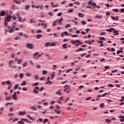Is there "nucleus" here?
<instances>
[{
    "label": "nucleus",
    "mask_w": 124,
    "mask_h": 124,
    "mask_svg": "<svg viewBox=\"0 0 124 124\" xmlns=\"http://www.w3.org/2000/svg\"><path fill=\"white\" fill-rule=\"evenodd\" d=\"M30 23H31V24H32L33 23H36V21H34V20L33 19H31Z\"/></svg>",
    "instance_id": "4be33fe9"
},
{
    "label": "nucleus",
    "mask_w": 124,
    "mask_h": 124,
    "mask_svg": "<svg viewBox=\"0 0 124 124\" xmlns=\"http://www.w3.org/2000/svg\"><path fill=\"white\" fill-rule=\"evenodd\" d=\"M23 62V59H19L18 60L17 63L18 64H20V63Z\"/></svg>",
    "instance_id": "b1692460"
},
{
    "label": "nucleus",
    "mask_w": 124,
    "mask_h": 124,
    "mask_svg": "<svg viewBox=\"0 0 124 124\" xmlns=\"http://www.w3.org/2000/svg\"><path fill=\"white\" fill-rule=\"evenodd\" d=\"M81 24L82 25H86L87 24V22H85L84 21H81Z\"/></svg>",
    "instance_id": "bf43d9fd"
},
{
    "label": "nucleus",
    "mask_w": 124,
    "mask_h": 124,
    "mask_svg": "<svg viewBox=\"0 0 124 124\" xmlns=\"http://www.w3.org/2000/svg\"><path fill=\"white\" fill-rule=\"evenodd\" d=\"M33 92L34 93H39V91L34 90H33Z\"/></svg>",
    "instance_id": "a18cd8bd"
},
{
    "label": "nucleus",
    "mask_w": 124,
    "mask_h": 124,
    "mask_svg": "<svg viewBox=\"0 0 124 124\" xmlns=\"http://www.w3.org/2000/svg\"><path fill=\"white\" fill-rule=\"evenodd\" d=\"M42 74H43V75H46V74H47V71L43 70Z\"/></svg>",
    "instance_id": "7c9ffc66"
},
{
    "label": "nucleus",
    "mask_w": 124,
    "mask_h": 124,
    "mask_svg": "<svg viewBox=\"0 0 124 124\" xmlns=\"http://www.w3.org/2000/svg\"><path fill=\"white\" fill-rule=\"evenodd\" d=\"M31 109H32L33 111H36V108L35 107L31 106Z\"/></svg>",
    "instance_id": "a878e982"
},
{
    "label": "nucleus",
    "mask_w": 124,
    "mask_h": 124,
    "mask_svg": "<svg viewBox=\"0 0 124 124\" xmlns=\"http://www.w3.org/2000/svg\"><path fill=\"white\" fill-rule=\"evenodd\" d=\"M109 32H113V33H115L114 35H119V32L113 28H110L109 29Z\"/></svg>",
    "instance_id": "f257e3e1"
},
{
    "label": "nucleus",
    "mask_w": 124,
    "mask_h": 124,
    "mask_svg": "<svg viewBox=\"0 0 124 124\" xmlns=\"http://www.w3.org/2000/svg\"><path fill=\"white\" fill-rule=\"evenodd\" d=\"M57 23H58V20H56V21H54L53 23V27H56V26H57Z\"/></svg>",
    "instance_id": "5701e85b"
},
{
    "label": "nucleus",
    "mask_w": 124,
    "mask_h": 124,
    "mask_svg": "<svg viewBox=\"0 0 124 124\" xmlns=\"http://www.w3.org/2000/svg\"><path fill=\"white\" fill-rule=\"evenodd\" d=\"M70 26H71L70 24H68L67 25V26H66L65 27V28H66V29H67V28H69V27H70Z\"/></svg>",
    "instance_id": "680f3d73"
},
{
    "label": "nucleus",
    "mask_w": 124,
    "mask_h": 124,
    "mask_svg": "<svg viewBox=\"0 0 124 124\" xmlns=\"http://www.w3.org/2000/svg\"><path fill=\"white\" fill-rule=\"evenodd\" d=\"M8 23L6 21V19H5V22H4V26L5 27H7V24Z\"/></svg>",
    "instance_id": "ea45409f"
},
{
    "label": "nucleus",
    "mask_w": 124,
    "mask_h": 124,
    "mask_svg": "<svg viewBox=\"0 0 124 124\" xmlns=\"http://www.w3.org/2000/svg\"><path fill=\"white\" fill-rule=\"evenodd\" d=\"M72 37H78V35L77 34L73 35H72Z\"/></svg>",
    "instance_id": "69168bd1"
},
{
    "label": "nucleus",
    "mask_w": 124,
    "mask_h": 124,
    "mask_svg": "<svg viewBox=\"0 0 124 124\" xmlns=\"http://www.w3.org/2000/svg\"><path fill=\"white\" fill-rule=\"evenodd\" d=\"M18 121V118H16L12 122V123H14V122H17Z\"/></svg>",
    "instance_id": "e2e57ef3"
},
{
    "label": "nucleus",
    "mask_w": 124,
    "mask_h": 124,
    "mask_svg": "<svg viewBox=\"0 0 124 124\" xmlns=\"http://www.w3.org/2000/svg\"><path fill=\"white\" fill-rule=\"evenodd\" d=\"M78 17H79V18H83V17H84V14H82V13H79L78 14Z\"/></svg>",
    "instance_id": "a211bd4d"
},
{
    "label": "nucleus",
    "mask_w": 124,
    "mask_h": 124,
    "mask_svg": "<svg viewBox=\"0 0 124 124\" xmlns=\"http://www.w3.org/2000/svg\"><path fill=\"white\" fill-rule=\"evenodd\" d=\"M13 62H14L13 61L11 60L9 62V65L10 66V65H11V63H13Z\"/></svg>",
    "instance_id": "49530a36"
},
{
    "label": "nucleus",
    "mask_w": 124,
    "mask_h": 124,
    "mask_svg": "<svg viewBox=\"0 0 124 124\" xmlns=\"http://www.w3.org/2000/svg\"><path fill=\"white\" fill-rule=\"evenodd\" d=\"M119 118L121 119H120V122H124V116H119Z\"/></svg>",
    "instance_id": "f3484780"
},
{
    "label": "nucleus",
    "mask_w": 124,
    "mask_h": 124,
    "mask_svg": "<svg viewBox=\"0 0 124 124\" xmlns=\"http://www.w3.org/2000/svg\"><path fill=\"white\" fill-rule=\"evenodd\" d=\"M26 47L29 49H33V45H32V44L28 43L27 44Z\"/></svg>",
    "instance_id": "7ed1b4c3"
},
{
    "label": "nucleus",
    "mask_w": 124,
    "mask_h": 124,
    "mask_svg": "<svg viewBox=\"0 0 124 124\" xmlns=\"http://www.w3.org/2000/svg\"><path fill=\"white\" fill-rule=\"evenodd\" d=\"M38 82H36L35 84L32 85L33 87H35V86H38Z\"/></svg>",
    "instance_id": "4d7b16f0"
},
{
    "label": "nucleus",
    "mask_w": 124,
    "mask_h": 124,
    "mask_svg": "<svg viewBox=\"0 0 124 124\" xmlns=\"http://www.w3.org/2000/svg\"><path fill=\"white\" fill-rule=\"evenodd\" d=\"M16 25V22H14L12 25L13 29H15V26Z\"/></svg>",
    "instance_id": "de8ad7c7"
},
{
    "label": "nucleus",
    "mask_w": 124,
    "mask_h": 124,
    "mask_svg": "<svg viewBox=\"0 0 124 124\" xmlns=\"http://www.w3.org/2000/svg\"><path fill=\"white\" fill-rule=\"evenodd\" d=\"M29 8H30V6L27 5L25 7V10H28V9H29Z\"/></svg>",
    "instance_id": "603ef678"
},
{
    "label": "nucleus",
    "mask_w": 124,
    "mask_h": 124,
    "mask_svg": "<svg viewBox=\"0 0 124 124\" xmlns=\"http://www.w3.org/2000/svg\"><path fill=\"white\" fill-rule=\"evenodd\" d=\"M120 10H121V12L122 13H124V8L121 9Z\"/></svg>",
    "instance_id": "774afa93"
},
{
    "label": "nucleus",
    "mask_w": 124,
    "mask_h": 124,
    "mask_svg": "<svg viewBox=\"0 0 124 124\" xmlns=\"http://www.w3.org/2000/svg\"><path fill=\"white\" fill-rule=\"evenodd\" d=\"M19 87V84H16L15 86V87L14 88V90H16Z\"/></svg>",
    "instance_id": "bb28decb"
},
{
    "label": "nucleus",
    "mask_w": 124,
    "mask_h": 124,
    "mask_svg": "<svg viewBox=\"0 0 124 124\" xmlns=\"http://www.w3.org/2000/svg\"><path fill=\"white\" fill-rule=\"evenodd\" d=\"M62 48H63V49H66V48H67V44H64L62 46Z\"/></svg>",
    "instance_id": "412c9836"
},
{
    "label": "nucleus",
    "mask_w": 124,
    "mask_h": 124,
    "mask_svg": "<svg viewBox=\"0 0 124 124\" xmlns=\"http://www.w3.org/2000/svg\"><path fill=\"white\" fill-rule=\"evenodd\" d=\"M56 94H59V95H62V93H60V91H58L56 92Z\"/></svg>",
    "instance_id": "864d4df0"
},
{
    "label": "nucleus",
    "mask_w": 124,
    "mask_h": 124,
    "mask_svg": "<svg viewBox=\"0 0 124 124\" xmlns=\"http://www.w3.org/2000/svg\"><path fill=\"white\" fill-rule=\"evenodd\" d=\"M68 35V32H67V31H65L64 32H62V34H61V36L62 37H64V35Z\"/></svg>",
    "instance_id": "f8f14e48"
},
{
    "label": "nucleus",
    "mask_w": 124,
    "mask_h": 124,
    "mask_svg": "<svg viewBox=\"0 0 124 124\" xmlns=\"http://www.w3.org/2000/svg\"><path fill=\"white\" fill-rule=\"evenodd\" d=\"M27 65H28L27 62H25V63H23L22 65L23 67H26V66H27Z\"/></svg>",
    "instance_id": "79ce46f5"
},
{
    "label": "nucleus",
    "mask_w": 124,
    "mask_h": 124,
    "mask_svg": "<svg viewBox=\"0 0 124 124\" xmlns=\"http://www.w3.org/2000/svg\"><path fill=\"white\" fill-rule=\"evenodd\" d=\"M5 12L4 11H3L0 13V16H5Z\"/></svg>",
    "instance_id": "4468645a"
},
{
    "label": "nucleus",
    "mask_w": 124,
    "mask_h": 124,
    "mask_svg": "<svg viewBox=\"0 0 124 124\" xmlns=\"http://www.w3.org/2000/svg\"><path fill=\"white\" fill-rule=\"evenodd\" d=\"M14 28H11L9 31V32H10V33H12V32H13V31H14V30H13Z\"/></svg>",
    "instance_id": "f704fd0d"
},
{
    "label": "nucleus",
    "mask_w": 124,
    "mask_h": 124,
    "mask_svg": "<svg viewBox=\"0 0 124 124\" xmlns=\"http://www.w3.org/2000/svg\"><path fill=\"white\" fill-rule=\"evenodd\" d=\"M22 91H28V89H27V88H26V87H24L22 88Z\"/></svg>",
    "instance_id": "052dcab7"
},
{
    "label": "nucleus",
    "mask_w": 124,
    "mask_h": 124,
    "mask_svg": "<svg viewBox=\"0 0 124 124\" xmlns=\"http://www.w3.org/2000/svg\"><path fill=\"white\" fill-rule=\"evenodd\" d=\"M110 18L113 20V21H119V17H118V16L115 17V16H111Z\"/></svg>",
    "instance_id": "39448f33"
},
{
    "label": "nucleus",
    "mask_w": 124,
    "mask_h": 124,
    "mask_svg": "<svg viewBox=\"0 0 124 124\" xmlns=\"http://www.w3.org/2000/svg\"><path fill=\"white\" fill-rule=\"evenodd\" d=\"M47 122H48V119H45L43 123V124H46Z\"/></svg>",
    "instance_id": "e433bc0d"
},
{
    "label": "nucleus",
    "mask_w": 124,
    "mask_h": 124,
    "mask_svg": "<svg viewBox=\"0 0 124 124\" xmlns=\"http://www.w3.org/2000/svg\"><path fill=\"white\" fill-rule=\"evenodd\" d=\"M54 111L57 114H60V113H62V110H58V109H54Z\"/></svg>",
    "instance_id": "dca6fc26"
},
{
    "label": "nucleus",
    "mask_w": 124,
    "mask_h": 124,
    "mask_svg": "<svg viewBox=\"0 0 124 124\" xmlns=\"http://www.w3.org/2000/svg\"><path fill=\"white\" fill-rule=\"evenodd\" d=\"M99 39L100 40H104V41H105V38H104L103 37H99Z\"/></svg>",
    "instance_id": "c9c22d12"
},
{
    "label": "nucleus",
    "mask_w": 124,
    "mask_h": 124,
    "mask_svg": "<svg viewBox=\"0 0 124 124\" xmlns=\"http://www.w3.org/2000/svg\"><path fill=\"white\" fill-rule=\"evenodd\" d=\"M34 78L35 79V80H38V75H35L34 76Z\"/></svg>",
    "instance_id": "4c0bfd02"
},
{
    "label": "nucleus",
    "mask_w": 124,
    "mask_h": 124,
    "mask_svg": "<svg viewBox=\"0 0 124 124\" xmlns=\"http://www.w3.org/2000/svg\"><path fill=\"white\" fill-rule=\"evenodd\" d=\"M20 85L21 86H26V85H27V82L26 81H23Z\"/></svg>",
    "instance_id": "aec40b11"
},
{
    "label": "nucleus",
    "mask_w": 124,
    "mask_h": 124,
    "mask_svg": "<svg viewBox=\"0 0 124 124\" xmlns=\"http://www.w3.org/2000/svg\"><path fill=\"white\" fill-rule=\"evenodd\" d=\"M45 57H46L47 59H50V56L48 54H46Z\"/></svg>",
    "instance_id": "338daca9"
},
{
    "label": "nucleus",
    "mask_w": 124,
    "mask_h": 124,
    "mask_svg": "<svg viewBox=\"0 0 124 124\" xmlns=\"http://www.w3.org/2000/svg\"><path fill=\"white\" fill-rule=\"evenodd\" d=\"M62 13H59L58 14L57 16H58V17H61V16H62Z\"/></svg>",
    "instance_id": "3c124183"
},
{
    "label": "nucleus",
    "mask_w": 124,
    "mask_h": 124,
    "mask_svg": "<svg viewBox=\"0 0 124 124\" xmlns=\"http://www.w3.org/2000/svg\"><path fill=\"white\" fill-rule=\"evenodd\" d=\"M14 116V114L13 113H9L8 114V116L9 117H13Z\"/></svg>",
    "instance_id": "8fccbe9b"
},
{
    "label": "nucleus",
    "mask_w": 124,
    "mask_h": 124,
    "mask_svg": "<svg viewBox=\"0 0 124 124\" xmlns=\"http://www.w3.org/2000/svg\"><path fill=\"white\" fill-rule=\"evenodd\" d=\"M36 37L37 39H39V38H40V37H42V35L39 34L36 35Z\"/></svg>",
    "instance_id": "6ab92c4d"
},
{
    "label": "nucleus",
    "mask_w": 124,
    "mask_h": 124,
    "mask_svg": "<svg viewBox=\"0 0 124 124\" xmlns=\"http://www.w3.org/2000/svg\"><path fill=\"white\" fill-rule=\"evenodd\" d=\"M15 39L16 40H20V37H19V36H17V37H16L15 38Z\"/></svg>",
    "instance_id": "09e8293b"
},
{
    "label": "nucleus",
    "mask_w": 124,
    "mask_h": 124,
    "mask_svg": "<svg viewBox=\"0 0 124 124\" xmlns=\"http://www.w3.org/2000/svg\"><path fill=\"white\" fill-rule=\"evenodd\" d=\"M16 93L15 92L14 94L12 96V98H13L14 99V100H17V99Z\"/></svg>",
    "instance_id": "0eeeda50"
},
{
    "label": "nucleus",
    "mask_w": 124,
    "mask_h": 124,
    "mask_svg": "<svg viewBox=\"0 0 124 124\" xmlns=\"http://www.w3.org/2000/svg\"><path fill=\"white\" fill-rule=\"evenodd\" d=\"M27 117H28V118L31 121H35V118L31 117L30 115H27Z\"/></svg>",
    "instance_id": "ddd939ff"
},
{
    "label": "nucleus",
    "mask_w": 124,
    "mask_h": 124,
    "mask_svg": "<svg viewBox=\"0 0 124 124\" xmlns=\"http://www.w3.org/2000/svg\"><path fill=\"white\" fill-rule=\"evenodd\" d=\"M39 54V52H36L33 54V59H35L36 60H38V58H39L38 55Z\"/></svg>",
    "instance_id": "20e7f679"
},
{
    "label": "nucleus",
    "mask_w": 124,
    "mask_h": 124,
    "mask_svg": "<svg viewBox=\"0 0 124 124\" xmlns=\"http://www.w3.org/2000/svg\"><path fill=\"white\" fill-rule=\"evenodd\" d=\"M17 18H18V21L22 22V17H19V14H17Z\"/></svg>",
    "instance_id": "c85d7f7f"
},
{
    "label": "nucleus",
    "mask_w": 124,
    "mask_h": 124,
    "mask_svg": "<svg viewBox=\"0 0 124 124\" xmlns=\"http://www.w3.org/2000/svg\"><path fill=\"white\" fill-rule=\"evenodd\" d=\"M11 19H12V16H8V17L5 19V20H6L7 22H10V20H11Z\"/></svg>",
    "instance_id": "9d476101"
},
{
    "label": "nucleus",
    "mask_w": 124,
    "mask_h": 124,
    "mask_svg": "<svg viewBox=\"0 0 124 124\" xmlns=\"http://www.w3.org/2000/svg\"><path fill=\"white\" fill-rule=\"evenodd\" d=\"M11 99H12L11 96L6 97V100H11Z\"/></svg>",
    "instance_id": "72a5a7b5"
},
{
    "label": "nucleus",
    "mask_w": 124,
    "mask_h": 124,
    "mask_svg": "<svg viewBox=\"0 0 124 124\" xmlns=\"http://www.w3.org/2000/svg\"><path fill=\"white\" fill-rule=\"evenodd\" d=\"M107 93H105L104 94H103L102 95H100V94H99V95H98V96H97V97H98V98H100V97H102V96L103 97H104V96H105V95H106V94H107Z\"/></svg>",
    "instance_id": "2eb2a0df"
},
{
    "label": "nucleus",
    "mask_w": 124,
    "mask_h": 124,
    "mask_svg": "<svg viewBox=\"0 0 124 124\" xmlns=\"http://www.w3.org/2000/svg\"><path fill=\"white\" fill-rule=\"evenodd\" d=\"M112 11H113V12H116V13H117L118 12H119V9H112Z\"/></svg>",
    "instance_id": "cd10ccee"
},
{
    "label": "nucleus",
    "mask_w": 124,
    "mask_h": 124,
    "mask_svg": "<svg viewBox=\"0 0 124 124\" xmlns=\"http://www.w3.org/2000/svg\"><path fill=\"white\" fill-rule=\"evenodd\" d=\"M25 75L27 77H31V73H26Z\"/></svg>",
    "instance_id": "2f4dec72"
},
{
    "label": "nucleus",
    "mask_w": 124,
    "mask_h": 124,
    "mask_svg": "<svg viewBox=\"0 0 124 124\" xmlns=\"http://www.w3.org/2000/svg\"><path fill=\"white\" fill-rule=\"evenodd\" d=\"M68 12V13H71L73 12V10H72V9L69 10Z\"/></svg>",
    "instance_id": "0e129e2a"
},
{
    "label": "nucleus",
    "mask_w": 124,
    "mask_h": 124,
    "mask_svg": "<svg viewBox=\"0 0 124 124\" xmlns=\"http://www.w3.org/2000/svg\"><path fill=\"white\" fill-rule=\"evenodd\" d=\"M6 84H7V85H11V82H10L9 80L6 81Z\"/></svg>",
    "instance_id": "58836bf2"
},
{
    "label": "nucleus",
    "mask_w": 124,
    "mask_h": 124,
    "mask_svg": "<svg viewBox=\"0 0 124 124\" xmlns=\"http://www.w3.org/2000/svg\"><path fill=\"white\" fill-rule=\"evenodd\" d=\"M52 81H47V82L46 83V85H52Z\"/></svg>",
    "instance_id": "393cba45"
},
{
    "label": "nucleus",
    "mask_w": 124,
    "mask_h": 124,
    "mask_svg": "<svg viewBox=\"0 0 124 124\" xmlns=\"http://www.w3.org/2000/svg\"><path fill=\"white\" fill-rule=\"evenodd\" d=\"M23 120L20 121H18V124H25V123H24V122L22 121Z\"/></svg>",
    "instance_id": "a19ab883"
},
{
    "label": "nucleus",
    "mask_w": 124,
    "mask_h": 124,
    "mask_svg": "<svg viewBox=\"0 0 124 124\" xmlns=\"http://www.w3.org/2000/svg\"><path fill=\"white\" fill-rule=\"evenodd\" d=\"M21 121H23L24 122H26V123H28V124H31V121L27 119L23 118L21 119Z\"/></svg>",
    "instance_id": "423d86ee"
},
{
    "label": "nucleus",
    "mask_w": 124,
    "mask_h": 124,
    "mask_svg": "<svg viewBox=\"0 0 124 124\" xmlns=\"http://www.w3.org/2000/svg\"><path fill=\"white\" fill-rule=\"evenodd\" d=\"M78 42H80V41L79 40H77L76 41H74L73 40L71 41V43H72V44H76V43H78Z\"/></svg>",
    "instance_id": "6e6552de"
},
{
    "label": "nucleus",
    "mask_w": 124,
    "mask_h": 124,
    "mask_svg": "<svg viewBox=\"0 0 124 124\" xmlns=\"http://www.w3.org/2000/svg\"><path fill=\"white\" fill-rule=\"evenodd\" d=\"M58 6H59L58 4H56V5H52V7H58Z\"/></svg>",
    "instance_id": "5fc2aeb1"
},
{
    "label": "nucleus",
    "mask_w": 124,
    "mask_h": 124,
    "mask_svg": "<svg viewBox=\"0 0 124 124\" xmlns=\"http://www.w3.org/2000/svg\"><path fill=\"white\" fill-rule=\"evenodd\" d=\"M62 21H63V18L62 17H60V19L58 20V24L62 25Z\"/></svg>",
    "instance_id": "9b49d317"
},
{
    "label": "nucleus",
    "mask_w": 124,
    "mask_h": 124,
    "mask_svg": "<svg viewBox=\"0 0 124 124\" xmlns=\"http://www.w3.org/2000/svg\"><path fill=\"white\" fill-rule=\"evenodd\" d=\"M34 90H35V91H38V90H39V87H35V88H34Z\"/></svg>",
    "instance_id": "6e6d98bb"
},
{
    "label": "nucleus",
    "mask_w": 124,
    "mask_h": 124,
    "mask_svg": "<svg viewBox=\"0 0 124 124\" xmlns=\"http://www.w3.org/2000/svg\"><path fill=\"white\" fill-rule=\"evenodd\" d=\"M14 2H16V4H20L21 3V2H19V1L17 0H14Z\"/></svg>",
    "instance_id": "c756f323"
},
{
    "label": "nucleus",
    "mask_w": 124,
    "mask_h": 124,
    "mask_svg": "<svg viewBox=\"0 0 124 124\" xmlns=\"http://www.w3.org/2000/svg\"><path fill=\"white\" fill-rule=\"evenodd\" d=\"M19 77L21 79H23V78L24 77V74L23 73L20 74Z\"/></svg>",
    "instance_id": "473e14b6"
},
{
    "label": "nucleus",
    "mask_w": 124,
    "mask_h": 124,
    "mask_svg": "<svg viewBox=\"0 0 124 124\" xmlns=\"http://www.w3.org/2000/svg\"><path fill=\"white\" fill-rule=\"evenodd\" d=\"M11 57L12 59H14L15 58V53H12Z\"/></svg>",
    "instance_id": "13d9d810"
},
{
    "label": "nucleus",
    "mask_w": 124,
    "mask_h": 124,
    "mask_svg": "<svg viewBox=\"0 0 124 124\" xmlns=\"http://www.w3.org/2000/svg\"><path fill=\"white\" fill-rule=\"evenodd\" d=\"M49 46H56V44L55 43L47 42L45 44V47H49Z\"/></svg>",
    "instance_id": "f03ea898"
},
{
    "label": "nucleus",
    "mask_w": 124,
    "mask_h": 124,
    "mask_svg": "<svg viewBox=\"0 0 124 124\" xmlns=\"http://www.w3.org/2000/svg\"><path fill=\"white\" fill-rule=\"evenodd\" d=\"M53 36H54V37H58V36H59V35H58L57 33H55L53 34Z\"/></svg>",
    "instance_id": "37998d69"
},
{
    "label": "nucleus",
    "mask_w": 124,
    "mask_h": 124,
    "mask_svg": "<svg viewBox=\"0 0 124 124\" xmlns=\"http://www.w3.org/2000/svg\"><path fill=\"white\" fill-rule=\"evenodd\" d=\"M24 115H26V111L25 110L24 111H20L18 113L19 116H24Z\"/></svg>",
    "instance_id": "1a4fd4ad"
},
{
    "label": "nucleus",
    "mask_w": 124,
    "mask_h": 124,
    "mask_svg": "<svg viewBox=\"0 0 124 124\" xmlns=\"http://www.w3.org/2000/svg\"><path fill=\"white\" fill-rule=\"evenodd\" d=\"M95 18H98L99 19H101V18L102 17V16H96Z\"/></svg>",
    "instance_id": "c03bdc74"
}]
</instances>
